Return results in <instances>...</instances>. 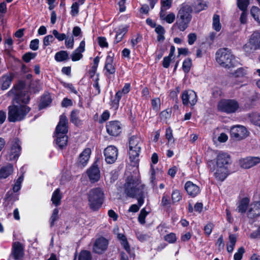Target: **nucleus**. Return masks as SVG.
Returning a JSON list of instances; mask_svg holds the SVG:
<instances>
[{
  "mask_svg": "<svg viewBox=\"0 0 260 260\" xmlns=\"http://www.w3.org/2000/svg\"><path fill=\"white\" fill-rule=\"evenodd\" d=\"M9 96H14V104L8 107V119L10 122H15L23 120L30 111L26 105L30 100L28 87L25 83L19 81L8 92Z\"/></svg>",
  "mask_w": 260,
  "mask_h": 260,
  "instance_id": "nucleus-1",
  "label": "nucleus"
},
{
  "mask_svg": "<svg viewBox=\"0 0 260 260\" xmlns=\"http://www.w3.org/2000/svg\"><path fill=\"white\" fill-rule=\"evenodd\" d=\"M193 9L191 6L183 3L178 9L176 21L173 24V27L177 28L180 31H184L189 26L192 19Z\"/></svg>",
  "mask_w": 260,
  "mask_h": 260,
  "instance_id": "nucleus-2",
  "label": "nucleus"
},
{
  "mask_svg": "<svg viewBox=\"0 0 260 260\" xmlns=\"http://www.w3.org/2000/svg\"><path fill=\"white\" fill-rule=\"evenodd\" d=\"M145 185L142 183L138 177L129 176L124 185V192L128 197L135 198L137 194H142Z\"/></svg>",
  "mask_w": 260,
  "mask_h": 260,
  "instance_id": "nucleus-3",
  "label": "nucleus"
},
{
  "mask_svg": "<svg viewBox=\"0 0 260 260\" xmlns=\"http://www.w3.org/2000/svg\"><path fill=\"white\" fill-rule=\"evenodd\" d=\"M142 142L140 138L133 136L129 140V158L131 165L137 168L139 162V154Z\"/></svg>",
  "mask_w": 260,
  "mask_h": 260,
  "instance_id": "nucleus-4",
  "label": "nucleus"
},
{
  "mask_svg": "<svg viewBox=\"0 0 260 260\" xmlns=\"http://www.w3.org/2000/svg\"><path fill=\"white\" fill-rule=\"evenodd\" d=\"M216 60L222 67L224 68L230 69L238 64L231 51L226 48L220 49L216 52Z\"/></svg>",
  "mask_w": 260,
  "mask_h": 260,
  "instance_id": "nucleus-5",
  "label": "nucleus"
},
{
  "mask_svg": "<svg viewBox=\"0 0 260 260\" xmlns=\"http://www.w3.org/2000/svg\"><path fill=\"white\" fill-rule=\"evenodd\" d=\"M87 197L88 205L91 210L96 211L101 207L104 200V194L101 188L91 189L88 192Z\"/></svg>",
  "mask_w": 260,
  "mask_h": 260,
  "instance_id": "nucleus-6",
  "label": "nucleus"
},
{
  "mask_svg": "<svg viewBox=\"0 0 260 260\" xmlns=\"http://www.w3.org/2000/svg\"><path fill=\"white\" fill-rule=\"evenodd\" d=\"M208 165L210 172L218 181H223L230 174V169L214 165V160L209 161Z\"/></svg>",
  "mask_w": 260,
  "mask_h": 260,
  "instance_id": "nucleus-7",
  "label": "nucleus"
},
{
  "mask_svg": "<svg viewBox=\"0 0 260 260\" xmlns=\"http://www.w3.org/2000/svg\"><path fill=\"white\" fill-rule=\"evenodd\" d=\"M239 108V103L235 100L222 99L217 104L218 110L227 114L235 113Z\"/></svg>",
  "mask_w": 260,
  "mask_h": 260,
  "instance_id": "nucleus-8",
  "label": "nucleus"
},
{
  "mask_svg": "<svg viewBox=\"0 0 260 260\" xmlns=\"http://www.w3.org/2000/svg\"><path fill=\"white\" fill-rule=\"evenodd\" d=\"M66 120L65 118H61L60 122H58L55 129L56 143L60 148L66 147L68 142V137L67 136V129L66 127L63 126L62 133H59L60 127L62 124H64Z\"/></svg>",
  "mask_w": 260,
  "mask_h": 260,
  "instance_id": "nucleus-9",
  "label": "nucleus"
},
{
  "mask_svg": "<svg viewBox=\"0 0 260 260\" xmlns=\"http://www.w3.org/2000/svg\"><path fill=\"white\" fill-rule=\"evenodd\" d=\"M230 134L231 138L236 141L243 140L249 135V132L246 128L241 125H237L232 127Z\"/></svg>",
  "mask_w": 260,
  "mask_h": 260,
  "instance_id": "nucleus-10",
  "label": "nucleus"
},
{
  "mask_svg": "<svg viewBox=\"0 0 260 260\" xmlns=\"http://www.w3.org/2000/svg\"><path fill=\"white\" fill-rule=\"evenodd\" d=\"M214 161V165L230 169L232 162L231 156L227 153L220 152L217 155Z\"/></svg>",
  "mask_w": 260,
  "mask_h": 260,
  "instance_id": "nucleus-11",
  "label": "nucleus"
},
{
  "mask_svg": "<svg viewBox=\"0 0 260 260\" xmlns=\"http://www.w3.org/2000/svg\"><path fill=\"white\" fill-rule=\"evenodd\" d=\"M182 104L184 106L190 105L193 107L197 103L198 99L196 93L192 90L183 91L181 96Z\"/></svg>",
  "mask_w": 260,
  "mask_h": 260,
  "instance_id": "nucleus-12",
  "label": "nucleus"
},
{
  "mask_svg": "<svg viewBox=\"0 0 260 260\" xmlns=\"http://www.w3.org/2000/svg\"><path fill=\"white\" fill-rule=\"evenodd\" d=\"M106 161L109 164L114 163L117 158L118 149L113 145H110L106 148L104 151Z\"/></svg>",
  "mask_w": 260,
  "mask_h": 260,
  "instance_id": "nucleus-13",
  "label": "nucleus"
},
{
  "mask_svg": "<svg viewBox=\"0 0 260 260\" xmlns=\"http://www.w3.org/2000/svg\"><path fill=\"white\" fill-rule=\"evenodd\" d=\"M109 244L108 241L104 237L96 239L93 244L92 251L97 254H102L105 252Z\"/></svg>",
  "mask_w": 260,
  "mask_h": 260,
  "instance_id": "nucleus-14",
  "label": "nucleus"
},
{
  "mask_svg": "<svg viewBox=\"0 0 260 260\" xmlns=\"http://www.w3.org/2000/svg\"><path fill=\"white\" fill-rule=\"evenodd\" d=\"M21 151V147L19 141L15 139L12 142L10 151L8 156L10 160H15L18 158Z\"/></svg>",
  "mask_w": 260,
  "mask_h": 260,
  "instance_id": "nucleus-15",
  "label": "nucleus"
},
{
  "mask_svg": "<svg viewBox=\"0 0 260 260\" xmlns=\"http://www.w3.org/2000/svg\"><path fill=\"white\" fill-rule=\"evenodd\" d=\"M107 133L112 136H117L121 133V124L118 121H111L106 124Z\"/></svg>",
  "mask_w": 260,
  "mask_h": 260,
  "instance_id": "nucleus-16",
  "label": "nucleus"
},
{
  "mask_svg": "<svg viewBox=\"0 0 260 260\" xmlns=\"http://www.w3.org/2000/svg\"><path fill=\"white\" fill-rule=\"evenodd\" d=\"M259 162L260 158L258 157H247L240 161L241 167L244 169H249Z\"/></svg>",
  "mask_w": 260,
  "mask_h": 260,
  "instance_id": "nucleus-17",
  "label": "nucleus"
},
{
  "mask_svg": "<svg viewBox=\"0 0 260 260\" xmlns=\"http://www.w3.org/2000/svg\"><path fill=\"white\" fill-rule=\"evenodd\" d=\"M15 260H20L24 256V250L22 244L18 242L13 243L12 252Z\"/></svg>",
  "mask_w": 260,
  "mask_h": 260,
  "instance_id": "nucleus-18",
  "label": "nucleus"
},
{
  "mask_svg": "<svg viewBox=\"0 0 260 260\" xmlns=\"http://www.w3.org/2000/svg\"><path fill=\"white\" fill-rule=\"evenodd\" d=\"M91 154L90 148L85 149L81 153H80L77 161L78 165L81 167H85L89 160Z\"/></svg>",
  "mask_w": 260,
  "mask_h": 260,
  "instance_id": "nucleus-19",
  "label": "nucleus"
},
{
  "mask_svg": "<svg viewBox=\"0 0 260 260\" xmlns=\"http://www.w3.org/2000/svg\"><path fill=\"white\" fill-rule=\"evenodd\" d=\"M85 43L84 41H82L79 47L76 49L71 55L72 61H76L81 59L83 57L82 53L85 51Z\"/></svg>",
  "mask_w": 260,
  "mask_h": 260,
  "instance_id": "nucleus-20",
  "label": "nucleus"
},
{
  "mask_svg": "<svg viewBox=\"0 0 260 260\" xmlns=\"http://www.w3.org/2000/svg\"><path fill=\"white\" fill-rule=\"evenodd\" d=\"M184 187L188 194L192 197H196L200 192V187L190 181L186 182Z\"/></svg>",
  "mask_w": 260,
  "mask_h": 260,
  "instance_id": "nucleus-21",
  "label": "nucleus"
},
{
  "mask_svg": "<svg viewBox=\"0 0 260 260\" xmlns=\"http://www.w3.org/2000/svg\"><path fill=\"white\" fill-rule=\"evenodd\" d=\"M88 176L92 182H96L100 177V170L96 166L93 165L87 171Z\"/></svg>",
  "mask_w": 260,
  "mask_h": 260,
  "instance_id": "nucleus-22",
  "label": "nucleus"
},
{
  "mask_svg": "<svg viewBox=\"0 0 260 260\" xmlns=\"http://www.w3.org/2000/svg\"><path fill=\"white\" fill-rule=\"evenodd\" d=\"M247 215L248 217L250 218L260 215V202H256L251 205Z\"/></svg>",
  "mask_w": 260,
  "mask_h": 260,
  "instance_id": "nucleus-23",
  "label": "nucleus"
},
{
  "mask_svg": "<svg viewBox=\"0 0 260 260\" xmlns=\"http://www.w3.org/2000/svg\"><path fill=\"white\" fill-rule=\"evenodd\" d=\"M113 57L108 55L106 57L104 69L106 70V72L109 74H114L115 73L116 70L113 64Z\"/></svg>",
  "mask_w": 260,
  "mask_h": 260,
  "instance_id": "nucleus-24",
  "label": "nucleus"
},
{
  "mask_svg": "<svg viewBox=\"0 0 260 260\" xmlns=\"http://www.w3.org/2000/svg\"><path fill=\"white\" fill-rule=\"evenodd\" d=\"M191 7L193 8L195 12L199 13L206 9L207 5L206 2L203 0H194Z\"/></svg>",
  "mask_w": 260,
  "mask_h": 260,
  "instance_id": "nucleus-25",
  "label": "nucleus"
},
{
  "mask_svg": "<svg viewBox=\"0 0 260 260\" xmlns=\"http://www.w3.org/2000/svg\"><path fill=\"white\" fill-rule=\"evenodd\" d=\"M13 172V166L9 164L0 170V178L5 179L11 175Z\"/></svg>",
  "mask_w": 260,
  "mask_h": 260,
  "instance_id": "nucleus-26",
  "label": "nucleus"
},
{
  "mask_svg": "<svg viewBox=\"0 0 260 260\" xmlns=\"http://www.w3.org/2000/svg\"><path fill=\"white\" fill-rule=\"evenodd\" d=\"M243 49L245 53L248 55L254 53L256 50H258L252 42H251L250 39L248 42L243 46Z\"/></svg>",
  "mask_w": 260,
  "mask_h": 260,
  "instance_id": "nucleus-27",
  "label": "nucleus"
},
{
  "mask_svg": "<svg viewBox=\"0 0 260 260\" xmlns=\"http://www.w3.org/2000/svg\"><path fill=\"white\" fill-rule=\"evenodd\" d=\"M80 111L78 110H74L71 114V121L77 126L81 125L82 121L79 117Z\"/></svg>",
  "mask_w": 260,
  "mask_h": 260,
  "instance_id": "nucleus-28",
  "label": "nucleus"
},
{
  "mask_svg": "<svg viewBox=\"0 0 260 260\" xmlns=\"http://www.w3.org/2000/svg\"><path fill=\"white\" fill-rule=\"evenodd\" d=\"M159 17L161 20H165L169 24L172 23L176 18L175 15L174 13L171 12L166 15L165 11L160 12Z\"/></svg>",
  "mask_w": 260,
  "mask_h": 260,
  "instance_id": "nucleus-29",
  "label": "nucleus"
},
{
  "mask_svg": "<svg viewBox=\"0 0 260 260\" xmlns=\"http://www.w3.org/2000/svg\"><path fill=\"white\" fill-rule=\"evenodd\" d=\"M229 241L226 244L227 250L229 252H233L237 241V236L235 234H230L229 237Z\"/></svg>",
  "mask_w": 260,
  "mask_h": 260,
  "instance_id": "nucleus-30",
  "label": "nucleus"
},
{
  "mask_svg": "<svg viewBox=\"0 0 260 260\" xmlns=\"http://www.w3.org/2000/svg\"><path fill=\"white\" fill-rule=\"evenodd\" d=\"M12 77L11 75H6L3 76L1 80L2 86L1 88L3 90H6L8 88L11 84Z\"/></svg>",
  "mask_w": 260,
  "mask_h": 260,
  "instance_id": "nucleus-31",
  "label": "nucleus"
},
{
  "mask_svg": "<svg viewBox=\"0 0 260 260\" xmlns=\"http://www.w3.org/2000/svg\"><path fill=\"white\" fill-rule=\"evenodd\" d=\"M52 102L51 96L50 94L44 95L41 100L39 106V110L44 109L48 106Z\"/></svg>",
  "mask_w": 260,
  "mask_h": 260,
  "instance_id": "nucleus-32",
  "label": "nucleus"
},
{
  "mask_svg": "<svg viewBox=\"0 0 260 260\" xmlns=\"http://www.w3.org/2000/svg\"><path fill=\"white\" fill-rule=\"evenodd\" d=\"M249 203V200L247 198L242 199L238 206L237 210L239 212L243 213L246 212L248 205Z\"/></svg>",
  "mask_w": 260,
  "mask_h": 260,
  "instance_id": "nucleus-33",
  "label": "nucleus"
},
{
  "mask_svg": "<svg viewBox=\"0 0 260 260\" xmlns=\"http://www.w3.org/2000/svg\"><path fill=\"white\" fill-rule=\"evenodd\" d=\"M61 196L60 193V189L57 188L52 193L51 201L56 206L60 204Z\"/></svg>",
  "mask_w": 260,
  "mask_h": 260,
  "instance_id": "nucleus-34",
  "label": "nucleus"
},
{
  "mask_svg": "<svg viewBox=\"0 0 260 260\" xmlns=\"http://www.w3.org/2000/svg\"><path fill=\"white\" fill-rule=\"evenodd\" d=\"M69 59V54L67 51H60L55 55V59L58 62L63 61Z\"/></svg>",
  "mask_w": 260,
  "mask_h": 260,
  "instance_id": "nucleus-35",
  "label": "nucleus"
},
{
  "mask_svg": "<svg viewBox=\"0 0 260 260\" xmlns=\"http://www.w3.org/2000/svg\"><path fill=\"white\" fill-rule=\"evenodd\" d=\"M249 39L255 47L258 49H260V32L257 31H254L251 35Z\"/></svg>",
  "mask_w": 260,
  "mask_h": 260,
  "instance_id": "nucleus-36",
  "label": "nucleus"
},
{
  "mask_svg": "<svg viewBox=\"0 0 260 260\" xmlns=\"http://www.w3.org/2000/svg\"><path fill=\"white\" fill-rule=\"evenodd\" d=\"M250 14L254 20L260 25V9L256 6H252L250 9Z\"/></svg>",
  "mask_w": 260,
  "mask_h": 260,
  "instance_id": "nucleus-37",
  "label": "nucleus"
},
{
  "mask_svg": "<svg viewBox=\"0 0 260 260\" xmlns=\"http://www.w3.org/2000/svg\"><path fill=\"white\" fill-rule=\"evenodd\" d=\"M126 32L127 28L125 27H123L122 28L119 29L117 31V34L116 35L114 43L117 44L120 42L122 40L124 35Z\"/></svg>",
  "mask_w": 260,
  "mask_h": 260,
  "instance_id": "nucleus-38",
  "label": "nucleus"
},
{
  "mask_svg": "<svg viewBox=\"0 0 260 260\" xmlns=\"http://www.w3.org/2000/svg\"><path fill=\"white\" fill-rule=\"evenodd\" d=\"M247 74L246 68L241 67L235 70L232 75L235 78H241L244 77Z\"/></svg>",
  "mask_w": 260,
  "mask_h": 260,
  "instance_id": "nucleus-39",
  "label": "nucleus"
},
{
  "mask_svg": "<svg viewBox=\"0 0 260 260\" xmlns=\"http://www.w3.org/2000/svg\"><path fill=\"white\" fill-rule=\"evenodd\" d=\"M250 121L255 125L260 127V115L257 113H252L249 114Z\"/></svg>",
  "mask_w": 260,
  "mask_h": 260,
  "instance_id": "nucleus-40",
  "label": "nucleus"
},
{
  "mask_svg": "<svg viewBox=\"0 0 260 260\" xmlns=\"http://www.w3.org/2000/svg\"><path fill=\"white\" fill-rule=\"evenodd\" d=\"M123 94L119 90L115 94L114 99L112 101V105L115 109H117L119 107V101L122 96Z\"/></svg>",
  "mask_w": 260,
  "mask_h": 260,
  "instance_id": "nucleus-41",
  "label": "nucleus"
},
{
  "mask_svg": "<svg viewBox=\"0 0 260 260\" xmlns=\"http://www.w3.org/2000/svg\"><path fill=\"white\" fill-rule=\"evenodd\" d=\"M221 26L220 23L219 16L214 14L213 17V28L217 31H219Z\"/></svg>",
  "mask_w": 260,
  "mask_h": 260,
  "instance_id": "nucleus-42",
  "label": "nucleus"
},
{
  "mask_svg": "<svg viewBox=\"0 0 260 260\" xmlns=\"http://www.w3.org/2000/svg\"><path fill=\"white\" fill-rule=\"evenodd\" d=\"M172 0H160V11H166L172 7Z\"/></svg>",
  "mask_w": 260,
  "mask_h": 260,
  "instance_id": "nucleus-43",
  "label": "nucleus"
},
{
  "mask_svg": "<svg viewBox=\"0 0 260 260\" xmlns=\"http://www.w3.org/2000/svg\"><path fill=\"white\" fill-rule=\"evenodd\" d=\"M237 7L240 10H247L249 4V0H237Z\"/></svg>",
  "mask_w": 260,
  "mask_h": 260,
  "instance_id": "nucleus-44",
  "label": "nucleus"
},
{
  "mask_svg": "<svg viewBox=\"0 0 260 260\" xmlns=\"http://www.w3.org/2000/svg\"><path fill=\"white\" fill-rule=\"evenodd\" d=\"M78 260H91V255L87 250L82 251L79 254Z\"/></svg>",
  "mask_w": 260,
  "mask_h": 260,
  "instance_id": "nucleus-45",
  "label": "nucleus"
},
{
  "mask_svg": "<svg viewBox=\"0 0 260 260\" xmlns=\"http://www.w3.org/2000/svg\"><path fill=\"white\" fill-rule=\"evenodd\" d=\"M191 66V60L190 58H187L183 61L182 64V69L185 73H188L190 70Z\"/></svg>",
  "mask_w": 260,
  "mask_h": 260,
  "instance_id": "nucleus-46",
  "label": "nucleus"
},
{
  "mask_svg": "<svg viewBox=\"0 0 260 260\" xmlns=\"http://www.w3.org/2000/svg\"><path fill=\"white\" fill-rule=\"evenodd\" d=\"M148 214V213L145 210V208L141 210L138 216V220L141 224H144L145 223V218Z\"/></svg>",
  "mask_w": 260,
  "mask_h": 260,
  "instance_id": "nucleus-47",
  "label": "nucleus"
},
{
  "mask_svg": "<svg viewBox=\"0 0 260 260\" xmlns=\"http://www.w3.org/2000/svg\"><path fill=\"white\" fill-rule=\"evenodd\" d=\"M58 212L59 211L56 208L53 210L52 214L50 218L51 227H52L54 225V222L57 220Z\"/></svg>",
  "mask_w": 260,
  "mask_h": 260,
  "instance_id": "nucleus-48",
  "label": "nucleus"
},
{
  "mask_svg": "<svg viewBox=\"0 0 260 260\" xmlns=\"http://www.w3.org/2000/svg\"><path fill=\"white\" fill-rule=\"evenodd\" d=\"M182 199V196L180 191L178 190H175L172 193V199L174 203L178 202Z\"/></svg>",
  "mask_w": 260,
  "mask_h": 260,
  "instance_id": "nucleus-49",
  "label": "nucleus"
},
{
  "mask_svg": "<svg viewBox=\"0 0 260 260\" xmlns=\"http://www.w3.org/2000/svg\"><path fill=\"white\" fill-rule=\"evenodd\" d=\"M164 239L170 243H173L176 241L177 238L174 233H171L166 235L164 237Z\"/></svg>",
  "mask_w": 260,
  "mask_h": 260,
  "instance_id": "nucleus-50",
  "label": "nucleus"
},
{
  "mask_svg": "<svg viewBox=\"0 0 260 260\" xmlns=\"http://www.w3.org/2000/svg\"><path fill=\"white\" fill-rule=\"evenodd\" d=\"M244 252V248L243 247H240L234 255V260H241Z\"/></svg>",
  "mask_w": 260,
  "mask_h": 260,
  "instance_id": "nucleus-51",
  "label": "nucleus"
},
{
  "mask_svg": "<svg viewBox=\"0 0 260 260\" xmlns=\"http://www.w3.org/2000/svg\"><path fill=\"white\" fill-rule=\"evenodd\" d=\"M151 104L154 110L158 111L160 109V100L159 98H156L152 100Z\"/></svg>",
  "mask_w": 260,
  "mask_h": 260,
  "instance_id": "nucleus-52",
  "label": "nucleus"
},
{
  "mask_svg": "<svg viewBox=\"0 0 260 260\" xmlns=\"http://www.w3.org/2000/svg\"><path fill=\"white\" fill-rule=\"evenodd\" d=\"M52 34L59 41H62L66 39V35L64 34H60L56 29L53 30Z\"/></svg>",
  "mask_w": 260,
  "mask_h": 260,
  "instance_id": "nucleus-53",
  "label": "nucleus"
},
{
  "mask_svg": "<svg viewBox=\"0 0 260 260\" xmlns=\"http://www.w3.org/2000/svg\"><path fill=\"white\" fill-rule=\"evenodd\" d=\"M54 41L53 35H48L44 37L43 40V45L45 47L48 46Z\"/></svg>",
  "mask_w": 260,
  "mask_h": 260,
  "instance_id": "nucleus-54",
  "label": "nucleus"
},
{
  "mask_svg": "<svg viewBox=\"0 0 260 260\" xmlns=\"http://www.w3.org/2000/svg\"><path fill=\"white\" fill-rule=\"evenodd\" d=\"M79 13V4L75 2L73 3L71 7V14L73 16H77Z\"/></svg>",
  "mask_w": 260,
  "mask_h": 260,
  "instance_id": "nucleus-55",
  "label": "nucleus"
},
{
  "mask_svg": "<svg viewBox=\"0 0 260 260\" xmlns=\"http://www.w3.org/2000/svg\"><path fill=\"white\" fill-rule=\"evenodd\" d=\"M65 40V45L68 49H73L74 44V39L73 36L67 38Z\"/></svg>",
  "mask_w": 260,
  "mask_h": 260,
  "instance_id": "nucleus-56",
  "label": "nucleus"
},
{
  "mask_svg": "<svg viewBox=\"0 0 260 260\" xmlns=\"http://www.w3.org/2000/svg\"><path fill=\"white\" fill-rule=\"evenodd\" d=\"M36 53H26L23 56V59L26 62H28L31 59H34L36 57Z\"/></svg>",
  "mask_w": 260,
  "mask_h": 260,
  "instance_id": "nucleus-57",
  "label": "nucleus"
},
{
  "mask_svg": "<svg viewBox=\"0 0 260 260\" xmlns=\"http://www.w3.org/2000/svg\"><path fill=\"white\" fill-rule=\"evenodd\" d=\"M39 40L38 39L31 41L29 45L30 48L34 51L37 50L39 48Z\"/></svg>",
  "mask_w": 260,
  "mask_h": 260,
  "instance_id": "nucleus-58",
  "label": "nucleus"
},
{
  "mask_svg": "<svg viewBox=\"0 0 260 260\" xmlns=\"http://www.w3.org/2000/svg\"><path fill=\"white\" fill-rule=\"evenodd\" d=\"M166 137L169 141V142H174V140L173 136L172 130L170 127L166 129Z\"/></svg>",
  "mask_w": 260,
  "mask_h": 260,
  "instance_id": "nucleus-59",
  "label": "nucleus"
},
{
  "mask_svg": "<svg viewBox=\"0 0 260 260\" xmlns=\"http://www.w3.org/2000/svg\"><path fill=\"white\" fill-rule=\"evenodd\" d=\"M145 188L143 190L142 194H137L136 198H137L138 206L140 207L144 203V199L145 198Z\"/></svg>",
  "mask_w": 260,
  "mask_h": 260,
  "instance_id": "nucleus-60",
  "label": "nucleus"
},
{
  "mask_svg": "<svg viewBox=\"0 0 260 260\" xmlns=\"http://www.w3.org/2000/svg\"><path fill=\"white\" fill-rule=\"evenodd\" d=\"M213 228V224L211 223H208L207 224L204 229L205 234L207 236H209L212 233V229Z\"/></svg>",
  "mask_w": 260,
  "mask_h": 260,
  "instance_id": "nucleus-61",
  "label": "nucleus"
},
{
  "mask_svg": "<svg viewBox=\"0 0 260 260\" xmlns=\"http://www.w3.org/2000/svg\"><path fill=\"white\" fill-rule=\"evenodd\" d=\"M187 38L188 44L192 45L197 40V35L195 33H190L188 35Z\"/></svg>",
  "mask_w": 260,
  "mask_h": 260,
  "instance_id": "nucleus-62",
  "label": "nucleus"
},
{
  "mask_svg": "<svg viewBox=\"0 0 260 260\" xmlns=\"http://www.w3.org/2000/svg\"><path fill=\"white\" fill-rule=\"evenodd\" d=\"M242 11L240 17V21L241 24H245L247 22V10Z\"/></svg>",
  "mask_w": 260,
  "mask_h": 260,
  "instance_id": "nucleus-63",
  "label": "nucleus"
},
{
  "mask_svg": "<svg viewBox=\"0 0 260 260\" xmlns=\"http://www.w3.org/2000/svg\"><path fill=\"white\" fill-rule=\"evenodd\" d=\"M98 42L99 45L102 47H107L108 46V43L106 41V39L104 37H99Z\"/></svg>",
  "mask_w": 260,
  "mask_h": 260,
  "instance_id": "nucleus-64",
  "label": "nucleus"
}]
</instances>
